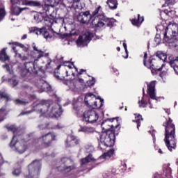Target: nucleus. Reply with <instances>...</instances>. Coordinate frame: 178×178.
I'll return each instance as SVG.
<instances>
[{
  "label": "nucleus",
  "instance_id": "f257e3e1",
  "mask_svg": "<svg viewBox=\"0 0 178 178\" xmlns=\"http://www.w3.org/2000/svg\"><path fill=\"white\" fill-rule=\"evenodd\" d=\"M33 111H36L41 115H47L50 118H59L63 113L59 104L52 103L51 100H38L33 104Z\"/></svg>",
  "mask_w": 178,
  "mask_h": 178
},
{
  "label": "nucleus",
  "instance_id": "f03ea898",
  "mask_svg": "<svg viewBox=\"0 0 178 178\" xmlns=\"http://www.w3.org/2000/svg\"><path fill=\"white\" fill-rule=\"evenodd\" d=\"M172 122L173 120L169 118L168 120L163 124V126L165 127V138L164 141L169 151H172V149L176 148V128Z\"/></svg>",
  "mask_w": 178,
  "mask_h": 178
},
{
  "label": "nucleus",
  "instance_id": "7ed1b4c3",
  "mask_svg": "<svg viewBox=\"0 0 178 178\" xmlns=\"http://www.w3.org/2000/svg\"><path fill=\"white\" fill-rule=\"evenodd\" d=\"M156 84V81H153L147 84V92L149 95L151 99H148L147 101L145 99V96L143 95L141 100L138 101L139 108H145L148 104L150 105V109H152L154 105V104H156L158 102V97H156V94L155 93V86Z\"/></svg>",
  "mask_w": 178,
  "mask_h": 178
},
{
  "label": "nucleus",
  "instance_id": "20e7f679",
  "mask_svg": "<svg viewBox=\"0 0 178 178\" xmlns=\"http://www.w3.org/2000/svg\"><path fill=\"white\" fill-rule=\"evenodd\" d=\"M10 147L16 154H24L29 148V142L24 139H22V136L17 135L14 136L10 143Z\"/></svg>",
  "mask_w": 178,
  "mask_h": 178
},
{
  "label": "nucleus",
  "instance_id": "39448f33",
  "mask_svg": "<svg viewBox=\"0 0 178 178\" xmlns=\"http://www.w3.org/2000/svg\"><path fill=\"white\" fill-rule=\"evenodd\" d=\"M99 147H113L115 145V132L113 131H103L97 138Z\"/></svg>",
  "mask_w": 178,
  "mask_h": 178
},
{
  "label": "nucleus",
  "instance_id": "423d86ee",
  "mask_svg": "<svg viewBox=\"0 0 178 178\" xmlns=\"http://www.w3.org/2000/svg\"><path fill=\"white\" fill-rule=\"evenodd\" d=\"M102 12V7L99 6L97 8L95 9V10L92 13V15L90 14L89 11L81 12L77 15V19L79 23H82V24H88L92 19V22Z\"/></svg>",
  "mask_w": 178,
  "mask_h": 178
},
{
  "label": "nucleus",
  "instance_id": "0eeeda50",
  "mask_svg": "<svg viewBox=\"0 0 178 178\" xmlns=\"http://www.w3.org/2000/svg\"><path fill=\"white\" fill-rule=\"evenodd\" d=\"M114 23H116V19L105 17L102 11L99 13V15L92 22L94 27H104L105 24L111 27V26H113Z\"/></svg>",
  "mask_w": 178,
  "mask_h": 178
},
{
  "label": "nucleus",
  "instance_id": "6e6552de",
  "mask_svg": "<svg viewBox=\"0 0 178 178\" xmlns=\"http://www.w3.org/2000/svg\"><path fill=\"white\" fill-rule=\"evenodd\" d=\"M32 47L33 49V51L31 52V56L32 58H34V63L36 62H38L41 58H45V59L47 60V63L46 64V67L48 69L49 66H51V63L52 62V60L51 58H49L48 56H49V53H46L45 51H43L41 49H39L37 46H35V44H32Z\"/></svg>",
  "mask_w": 178,
  "mask_h": 178
},
{
  "label": "nucleus",
  "instance_id": "1a4fd4ad",
  "mask_svg": "<svg viewBox=\"0 0 178 178\" xmlns=\"http://www.w3.org/2000/svg\"><path fill=\"white\" fill-rule=\"evenodd\" d=\"M147 53L144 54L143 56V63L144 65L147 67V69H151L152 73L154 74V72H161L162 70V68L164 67L165 64H161V60H156L155 58H150L147 60Z\"/></svg>",
  "mask_w": 178,
  "mask_h": 178
},
{
  "label": "nucleus",
  "instance_id": "9d476101",
  "mask_svg": "<svg viewBox=\"0 0 178 178\" xmlns=\"http://www.w3.org/2000/svg\"><path fill=\"white\" fill-rule=\"evenodd\" d=\"M56 137V136L53 132L42 134L40 138L33 140V144L41 145V148H47V147L51 145V143L55 140Z\"/></svg>",
  "mask_w": 178,
  "mask_h": 178
},
{
  "label": "nucleus",
  "instance_id": "9b49d317",
  "mask_svg": "<svg viewBox=\"0 0 178 178\" xmlns=\"http://www.w3.org/2000/svg\"><path fill=\"white\" fill-rule=\"evenodd\" d=\"M85 104L90 108L97 109L104 106V99L100 97L97 98L93 94H88L85 97Z\"/></svg>",
  "mask_w": 178,
  "mask_h": 178
},
{
  "label": "nucleus",
  "instance_id": "f8f14e48",
  "mask_svg": "<svg viewBox=\"0 0 178 178\" xmlns=\"http://www.w3.org/2000/svg\"><path fill=\"white\" fill-rule=\"evenodd\" d=\"M29 175L27 178H38L41 172V161L35 160L28 166Z\"/></svg>",
  "mask_w": 178,
  "mask_h": 178
},
{
  "label": "nucleus",
  "instance_id": "ddd939ff",
  "mask_svg": "<svg viewBox=\"0 0 178 178\" xmlns=\"http://www.w3.org/2000/svg\"><path fill=\"white\" fill-rule=\"evenodd\" d=\"M94 37V33L90 31L86 32L85 33L79 35L76 41L77 47L80 48H83V47H87L90 44V41L92 40Z\"/></svg>",
  "mask_w": 178,
  "mask_h": 178
},
{
  "label": "nucleus",
  "instance_id": "4468645a",
  "mask_svg": "<svg viewBox=\"0 0 178 178\" xmlns=\"http://www.w3.org/2000/svg\"><path fill=\"white\" fill-rule=\"evenodd\" d=\"M84 84V80L80 78H75L72 80H67L66 81V85L69 88V90L72 92H78L79 88Z\"/></svg>",
  "mask_w": 178,
  "mask_h": 178
},
{
  "label": "nucleus",
  "instance_id": "2eb2a0df",
  "mask_svg": "<svg viewBox=\"0 0 178 178\" xmlns=\"http://www.w3.org/2000/svg\"><path fill=\"white\" fill-rule=\"evenodd\" d=\"M98 119H99V115L95 110H88L83 113V122H86L87 123H95Z\"/></svg>",
  "mask_w": 178,
  "mask_h": 178
},
{
  "label": "nucleus",
  "instance_id": "dca6fc26",
  "mask_svg": "<svg viewBox=\"0 0 178 178\" xmlns=\"http://www.w3.org/2000/svg\"><path fill=\"white\" fill-rule=\"evenodd\" d=\"M113 122H115V123H118V118L107 119L104 120L102 123V130H104V131H113V133H115V129H118V127H119V125L118 124L114 125Z\"/></svg>",
  "mask_w": 178,
  "mask_h": 178
},
{
  "label": "nucleus",
  "instance_id": "f3484780",
  "mask_svg": "<svg viewBox=\"0 0 178 178\" xmlns=\"http://www.w3.org/2000/svg\"><path fill=\"white\" fill-rule=\"evenodd\" d=\"M12 3L10 15L13 16H19L22 13V10L26 9L25 8H19L17 5H24V1L23 0H10Z\"/></svg>",
  "mask_w": 178,
  "mask_h": 178
},
{
  "label": "nucleus",
  "instance_id": "a211bd4d",
  "mask_svg": "<svg viewBox=\"0 0 178 178\" xmlns=\"http://www.w3.org/2000/svg\"><path fill=\"white\" fill-rule=\"evenodd\" d=\"M35 86L38 88V92H44V91L51 92V91H52L51 86L41 79L35 82Z\"/></svg>",
  "mask_w": 178,
  "mask_h": 178
},
{
  "label": "nucleus",
  "instance_id": "6ab92c4d",
  "mask_svg": "<svg viewBox=\"0 0 178 178\" xmlns=\"http://www.w3.org/2000/svg\"><path fill=\"white\" fill-rule=\"evenodd\" d=\"M25 68L22 70V77H26V76H30L31 73H37L35 70V64L33 62H28L24 64Z\"/></svg>",
  "mask_w": 178,
  "mask_h": 178
},
{
  "label": "nucleus",
  "instance_id": "aec40b11",
  "mask_svg": "<svg viewBox=\"0 0 178 178\" xmlns=\"http://www.w3.org/2000/svg\"><path fill=\"white\" fill-rule=\"evenodd\" d=\"M29 33H34L36 35H43L44 38L46 40H51L52 35H49V33L45 30L44 28H37V27H31L29 28Z\"/></svg>",
  "mask_w": 178,
  "mask_h": 178
},
{
  "label": "nucleus",
  "instance_id": "412c9836",
  "mask_svg": "<svg viewBox=\"0 0 178 178\" xmlns=\"http://www.w3.org/2000/svg\"><path fill=\"white\" fill-rule=\"evenodd\" d=\"M49 5H45L44 7V10L46 15H51V8L58 6L60 3L63 2V0H46Z\"/></svg>",
  "mask_w": 178,
  "mask_h": 178
},
{
  "label": "nucleus",
  "instance_id": "4be33fe9",
  "mask_svg": "<svg viewBox=\"0 0 178 178\" xmlns=\"http://www.w3.org/2000/svg\"><path fill=\"white\" fill-rule=\"evenodd\" d=\"M65 19L63 18H58L56 20L50 21V27L53 33H56L59 30V28L63 26Z\"/></svg>",
  "mask_w": 178,
  "mask_h": 178
},
{
  "label": "nucleus",
  "instance_id": "5701e85b",
  "mask_svg": "<svg viewBox=\"0 0 178 178\" xmlns=\"http://www.w3.org/2000/svg\"><path fill=\"white\" fill-rule=\"evenodd\" d=\"M82 2L83 0H67L68 8L79 9V10H81L84 8V4Z\"/></svg>",
  "mask_w": 178,
  "mask_h": 178
},
{
  "label": "nucleus",
  "instance_id": "b1692460",
  "mask_svg": "<svg viewBox=\"0 0 178 178\" xmlns=\"http://www.w3.org/2000/svg\"><path fill=\"white\" fill-rule=\"evenodd\" d=\"M69 163H70V159L66 158L62 159L61 165L58 167V170L60 171L64 170V172H70V170H73L74 167L67 165Z\"/></svg>",
  "mask_w": 178,
  "mask_h": 178
},
{
  "label": "nucleus",
  "instance_id": "393cba45",
  "mask_svg": "<svg viewBox=\"0 0 178 178\" xmlns=\"http://www.w3.org/2000/svg\"><path fill=\"white\" fill-rule=\"evenodd\" d=\"M79 143H80V140H79L77 138L73 135L68 136L66 140V144L68 147H73L74 145H77Z\"/></svg>",
  "mask_w": 178,
  "mask_h": 178
},
{
  "label": "nucleus",
  "instance_id": "a878e982",
  "mask_svg": "<svg viewBox=\"0 0 178 178\" xmlns=\"http://www.w3.org/2000/svg\"><path fill=\"white\" fill-rule=\"evenodd\" d=\"M79 133H85L86 134H91L95 131V128L81 125L78 129Z\"/></svg>",
  "mask_w": 178,
  "mask_h": 178
},
{
  "label": "nucleus",
  "instance_id": "bb28decb",
  "mask_svg": "<svg viewBox=\"0 0 178 178\" xmlns=\"http://www.w3.org/2000/svg\"><path fill=\"white\" fill-rule=\"evenodd\" d=\"M8 44L9 45H13V51H14V54H15V56L17 58H22V54L17 52V49H16V47H19V48H22L23 49V48H24V44H20L17 42H9Z\"/></svg>",
  "mask_w": 178,
  "mask_h": 178
},
{
  "label": "nucleus",
  "instance_id": "cd10ccee",
  "mask_svg": "<svg viewBox=\"0 0 178 178\" xmlns=\"http://www.w3.org/2000/svg\"><path fill=\"white\" fill-rule=\"evenodd\" d=\"M133 26H136V27H140L143 22H144V17H140V14L137 15V17L131 19Z\"/></svg>",
  "mask_w": 178,
  "mask_h": 178
},
{
  "label": "nucleus",
  "instance_id": "c85d7f7f",
  "mask_svg": "<svg viewBox=\"0 0 178 178\" xmlns=\"http://www.w3.org/2000/svg\"><path fill=\"white\" fill-rule=\"evenodd\" d=\"M31 16L33 17L35 22L37 23H40L44 19V17L42 16V13H38L37 11H32L31 12Z\"/></svg>",
  "mask_w": 178,
  "mask_h": 178
},
{
  "label": "nucleus",
  "instance_id": "c756f323",
  "mask_svg": "<svg viewBox=\"0 0 178 178\" xmlns=\"http://www.w3.org/2000/svg\"><path fill=\"white\" fill-rule=\"evenodd\" d=\"M24 5H26L27 6H33L35 8H41L42 6L40 1H26L24 2Z\"/></svg>",
  "mask_w": 178,
  "mask_h": 178
},
{
  "label": "nucleus",
  "instance_id": "7c9ffc66",
  "mask_svg": "<svg viewBox=\"0 0 178 178\" xmlns=\"http://www.w3.org/2000/svg\"><path fill=\"white\" fill-rule=\"evenodd\" d=\"M106 4L108 5V8L111 9V10L118 9V6L119 5L118 0H107Z\"/></svg>",
  "mask_w": 178,
  "mask_h": 178
},
{
  "label": "nucleus",
  "instance_id": "2f4dec72",
  "mask_svg": "<svg viewBox=\"0 0 178 178\" xmlns=\"http://www.w3.org/2000/svg\"><path fill=\"white\" fill-rule=\"evenodd\" d=\"M6 16V10H5V5L2 1H0V22H2Z\"/></svg>",
  "mask_w": 178,
  "mask_h": 178
},
{
  "label": "nucleus",
  "instance_id": "473e14b6",
  "mask_svg": "<svg viewBox=\"0 0 178 178\" xmlns=\"http://www.w3.org/2000/svg\"><path fill=\"white\" fill-rule=\"evenodd\" d=\"M163 40L165 41V42H168V44L177 42V40L170 38H169V36H168V28L165 29V32L163 33Z\"/></svg>",
  "mask_w": 178,
  "mask_h": 178
},
{
  "label": "nucleus",
  "instance_id": "72a5a7b5",
  "mask_svg": "<svg viewBox=\"0 0 178 178\" xmlns=\"http://www.w3.org/2000/svg\"><path fill=\"white\" fill-rule=\"evenodd\" d=\"M115 154V149H111L107 152L104 153L103 155L100 156V159H110L112 156Z\"/></svg>",
  "mask_w": 178,
  "mask_h": 178
},
{
  "label": "nucleus",
  "instance_id": "f704fd0d",
  "mask_svg": "<svg viewBox=\"0 0 178 178\" xmlns=\"http://www.w3.org/2000/svg\"><path fill=\"white\" fill-rule=\"evenodd\" d=\"M0 60H1V62H6V60H9V56L6 55V49H3L0 51Z\"/></svg>",
  "mask_w": 178,
  "mask_h": 178
},
{
  "label": "nucleus",
  "instance_id": "c9c22d12",
  "mask_svg": "<svg viewBox=\"0 0 178 178\" xmlns=\"http://www.w3.org/2000/svg\"><path fill=\"white\" fill-rule=\"evenodd\" d=\"M62 127H63L60 124H57L54 127H49V124H47H47H40V125H39V129L40 130H44V129H62Z\"/></svg>",
  "mask_w": 178,
  "mask_h": 178
},
{
  "label": "nucleus",
  "instance_id": "e433bc0d",
  "mask_svg": "<svg viewBox=\"0 0 178 178\" xmlns=\"http://www.w3.org/2000/svg\"><path fill=\"white\" fill-rule=\"evenodd\" d=\"M144 119H143V116L141 115L138 114L136 116H135V120H134L132 122H135L137 124V129H140V126H141V122H143Z\"/></svg>",
  "mask_w": 178,
  "mask_h": 178
},
{
  "label": "nucleus",
  "instance_id": "4c0bfd02",
  "mask_svg": "<svg viewBox=\"0 0 178 178\" xmlns=\"http://www.w3.org/2000/svg\"><path fill=\"white\" fill-rule=\"evenodd\" d=\"M156 56L159 58L160 60H163V62H165L168 56H166V54L163 53V51H157L156 53Z\"/></svg>",
  "mask_w": 178,
  "mask_h": 178
},
{
  "label": "nucleus",
  "instance_id": "58836bf2",
  "mask_svg": "<svg viewBox=\"0 0 178 178\" xmlns=\"http://www.w3.org/2000/svg\"><path fill=\"white\" fill-rule=\"evenodd\" d=\"M8 115V111L5 107L0 109V123L1 122H3L5 120V116Z\"/></svg>",
  "mask_w": 178,
  "mask_h": 178
},
{
  "label": "nucleus",
  "instance_id": "ea45409f",
  "mask_svg": "<svg viewBox=\"0 0 178 178\" xmlns=\"http://www.w3.org/2000/svg\"><path fill=\"white\" fill-rule=\"evenodd\" d=\"M168 27L171 29L174 34H176L178 33V24L177 23L170 22V24L168 25Z\"/></svg>",
  "mask_w": 178,
  "mask_h": 178
},
{
  "label": "nucleus",
  "instance_id": "a19ab883",
  "mask_svg": "<svg viewBox=\"0 0 178 178\" xmlns=\"http://www.w3.org/2000/svg\"><path fill=\"white\" fill-rule=\"evenodd\" d=\"M92 161H94V159L92 158V155L89 154L87 157L85 159H81V165H86V163H88V162H92Z\"/></svg>",
  "mask_w": 178,
  "mask_h": 178
},
{
  "label": "nucleus",
  "instance_id": "79ce46f5",
  "mask_svg": "<svg viewBox=\"0 0 178 178\" xmlns=\"http://www.w3.org/2000/svg\"><path fill=\"white\" fill-rule=\"evenodd\" d=\"M8 83L13 86V87H16L19 84V81H17V77L13 76L11 79H8Z\"/></svg>",
  "mask_w": 178,
  "mask_h": 178
},
{
  "label": "nucleus",
  "instance_id": "37998d69",
  "mask_svg": "<svg viewBox=\"0 0 178 178\" xmlns=\"http://www.w3.org/2000/svg\"><path fill=\"white\" fill-rule=\"evenodd\" d=\"M65 70H66V74L67 77H69V76L72 75L74 77V72L73 70H72V66L71 65H67L65 66Z\"/></svg>",
  "mask_w": 178,
  "mask_h": 178
},
{
  "label": "nucleus",
  "instance_id": "c03bdc74",
  "mask_svg": "<svg viewBox=\"0 0 178 178\" xmlns=\"http://www.w3.org/2000/svg\"><path fill=\"white\" fill-rule=\"evenodd\" d=\"M176 3V0H165V3L163 6H172Z\"/></svg>",
  "mask_w": 178,
  "mask_h": 178
},
{
  "label": "nucleus",
  "instance_id": "a18cd8bd",
  "mask_svg": "<svg viewBox=\"0 0 178 178\" xmlns=\"http://www.w3.org/2000/svg\"><path fill=\"white\" fill-rule=\"evenodd\" d=\"M161 41H162L161 39V35L156 34L154 38V42H156V45H159L161 44Z\"/></svg>",
  "mask_w": 178,
  "mask_h": 178
},
{
  "label": "nucleus",
  "instance_id": "49530a36",
  "mask_svg": "<svg viewBox=\"0 0 178 178\" xmlns=\"http://www.w3.org/2000/svg\"><path fill=\"white\" fill-rule=\"evenodd\" d=\"M15 104L17 105H26V104H29V102L24 101V100H20L19 99H17L15 100Z\"/></svg>",
  "mask_w": 178,
  "mask_h": 178
},
{
  "label": "nucleus",
  "instance_id": "de8ad7c7",
  "mask_svg": "<svg viewBox=\"0 0 178 178\" xmlns=\"http://www.w3.org/2000/svg\"><path fill=\"white\" fill-rule=\"evenodd\" d=\"M8 131H13V133H16L17 131V128L15 125H11L10 127H7Z\"/></svg>",
  "mask_w": 178,
  "mask_h": 178
},
{
  "label": "nucleus",
  "instance_id": "09e8293b",
  "mask_svg": "<svg viewBox=\"0 0 178 178\" xmlns=\"http://www.w3.org/2000/svg\"><path fill=\"white\" fill-rule=\"evenodd\" d=\"M164 13H165V15H168V16H170V13H172V15H175V10L169 8V9L164 10Z\"/></svg>",
  "mask_w": 178,
  "mask_h": 178
},
{
  "label": "nucleus",
  "instance_id": "8fccbe9b",
  "mask_svg": "<svg viewBox=\"0 0 178 178\" xmlns=\"http://www.w3.org/2000/svg\"><path fill=\"white\" fill-rule=\"evenodd\" d=\"M12 173L13 176H19V175L22 173V170H20V168L15 169Z\"/></svg>",
  "mask_w": 178,
  "mask_h": 178
},
{
  "label": "nucleus",
  "instance_id": "3c124183",
  "mask_svg": "<svg viewBox=\"0 0 178 178\" xmlns=\"http://www.w3.org/2000/svg\"><path fill=\"white\" fill-rule=\"evenodd\" d=\"M94 84H95V79L94 78H92V80L87 81V86H88V87H91L94 86Z\"/></svg>",
  "mask_w": 178,
  "mask_h": 178
},
{
  "label": "nucleus",
  "instance_id": "603ef678",
  "mask_svg": "<svg viewBox=\"0 0 178 178\" xmlns=\"http://www.w3.org/2000/svg\"><path fill=\"white\" fill-rule=\"evenodd\" d=\"M3 98H8V94L0 91V100L2 99Z\"/></svg>",
  "mask_w": 178,
  "mask_h": 178
},
{
  "label": "nucleus",
  "instance_id": "864d4df0",
  "mask_svg": "<svg viewBox=\"0 0 178 178\" xmlns=\"http://www.w3.org/2000/svg\"><path fill=\"white\" fill-rule=\"evenodd\" d=\"M123 47H124V49L125 52L127 54V56H126L125 58H129V51H127V44L125 42H124L123 43Z\"/></svg>",
  "mask_w": 178,
  "mask_h": 178
},
{
  "label": "nucleus",
  "instance_id": "5fc2aeb1",
  "mask_svg": "<svg viewBox=\"0 0 178 178\" xmlns=\"http://www.w3.org/2000/svg\"><path fill=\"white\" fill-rule=\"evenodd\" d=\"M148 133H150L152 136L153 137V142L155 143V134L156 131L155 130L149 131Z\"/></svg>",
  "mask_w": 178,
  "mask_h": 178
},
{
  "label": "nucleus",
  "instance_id": "6e6d98bb",
  "mask_svg": "<svg viewBox=\"0 0 178 178\" xmlns=\"http://www.w3.org/2000/svg\"><path fill=\"white\" fill-rule=\"evenodd\" d=\"M27 97L30 98L31 101H34L35 99H37V97H35V95H28Z\"/></svg>",
  "mask_w": 178,
  "mask_h": 178
},
{
  "label": "nucleus",
  "instance_id": "4d7b16f0",
  "mask_svg": "<svg viewBox=\"0 0 178 178\" xmlns=\"http://www.w3.org/2000/svg\"><path fill=\"white\" fill-rule=\"evenodd\" d=\"M33 111H22L20 114L19 116H24V115H29V113H31Z\"/></svg>",
  "mask_w": 178,
  "mask_h": 178
},
{
  "label": "nucleus",
  "instance_id": "13d9d810",
  "mask_svg": "<svg viewBox=\"0 0 178 178\" xmlns=\"http://www.w3.org/2000/svg\"><path fill=\"white\" fill-rule=\"evenodd\" d=\"M3 67L6 69L7 72H10V74H12L11 70H10V67H9V65H3Z\"/></svg>",
  "mask_w": 178,
  "mask_h": 178
},
{
  "label": "nucleus",
  "instance_id": "bf43d9fd",
  "mask_svg": "<svg viewBox=\"0 0 178 178\" xmlns=\"http://www.w3.org/2000/svg\"><path fill=\"white\" fill-rule=\"evenodd\" d=\"M104 178H112V175H111V172H107L104 174Z\"/></svg>",
  "mask_w": 178,
  "mask_h": 178
},
{
  "label": "nucleus",
  "instance_id": "052dcab7",
  "mask_svg": "<svg viewBox=\"0 0 178 178\" xmlns=\"http://www.w3.org/2000/svg\"><path fill=\"white\" fill-rule=\"evenodd\" d=\"M111 172H112L113 175H119V170H118L115 168H113Z\"/></svg>",
  "mask_w": 178,
  "mask_h": 178
},
{
  "label": "nucleus",
  "instance_id": "680f3d73",
  "mask_svg": "<svg viewBox=\"0 0 178 178\" xmlns=\"http://www.w3.org/2000/svg\"><path fill=\"white\" fill-rule=\"evenodd\" d=\"M24 52H27L29 51V47H26V46L24 47V48H22Z\"/></svg>",
  "mask_w": 178,
  "mask_h": 178
},
{
  "label": "nucleus",
  "instance_id": "e2e57ef3",
  "mask_svg": "<svg viewBox=\"0 0 178 178\" xmlns=\"http://www.w3.org/2000/svg\"><path fill=\"white\" fill-rule=\"evenodd\" d=\"M32 88H27L26 90H25V91L26 92H30V91H32Z\"/></svg>",
  "mask_w": 178,
  "mask_h": 178
},
{
  "label": "nucleus",
  "instance_id": "0e129e2a",
  "mask_svg": "<svg viewBox=\"0 0 178 178\" xmlns=\"http://www.w3.org/2000/svg\"><path fill=\"white\" fill-rule=\"evenodd\" d=\"M165 113H167L168 115H170V110L169 109H165Z\"/></svg>",
  "mask_w": 178,
  "mask_h": 178
},
{
  "label": "nucleus",
  "instance_id": "69168bd1",
  "mask_svg": "<svg viewBox=\"0 0 178 178\" xmlns=\"http://www.w3.org/2000/svg\"><path fill=\"white\" fill-rule=\"evenodd\" d=\"M26 38H27V35L26 34H25V35H24L23 36H22V40H26Z\"/></svg>",
  "mask_w": 178,
  "mask_h": 178
},
{
  "label": "nucleus",
  "instance_id": "338daca9",
  "mask_svg": "<svg viewBox=\"0 0 178 178\" xmlns=\"http://www.w3.org/2000/svg\"><path fill=\"white\" fill-rule=\"evenodd\" d=\"M158 152H159V154H163V152H162L161 149H159Z\"/></svg>",
  "mask_w": 178,
  "mask_h": 178
},
{
  "label": "nucleus",
  "instance_id": "774afa93",
  "mask_svg": "<svg viewBox=\"0 0 178 178\" xmlns=\"http://www.w3.org/2000/svg\"><path fill=\"white\" fill-rule=\"evenodd\" d=\"M83 72H84V70H81V71L79 72H78V74H79V75L83 74Z\"/></svg>",
  "mask_w": 178,
  "mask_h": 178
}]
</instances>
